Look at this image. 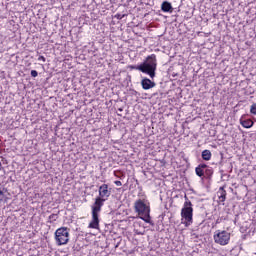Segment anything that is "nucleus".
Instances as JSON below:
<instances>
[{
  "mask_svg": "<svg viewBox=\"0 0 256 256\" xmlns=\"http://www.w3.org/2000/svg\"><path fill=\"white\" fill-rule=\"evenodd\" d=\"M131 70H139L142 73L149 75L152 79L156 76V68H157V61L156 56L151 55L146 58V60L138 65V66H130Z\"/></svg>",
  "mask_w": 256,
  "mask_h": 256,
  "instance_id": "nucleus-1",
  "label": "nucleus"
},
{
  "mask_svg": "<svg viewBox=\"0 0 256 256\" xmlns=\"http://www.w3.org/2000/svg\"><path fill=\"white\" fill-rule=\"evenodd\" d=\"M135 211L139 214L140 218L144 220L146 223L152 224L154 226V223L151 222L150 217V207L146 204L144 200H137L134 205Z\"/></svg>",
  "mask_w": 256,
  "mask_h": 256,
  "instance_id": "nucleus-2",
  "label": "nucleus"
},
{
  "mask_svg": "<svg viewBox=\"0 0 256 256\" xmlns=\"http://www.w3.org/2000/svg\"><path fill=\"white\" fill-rule=\"evenodd\" d=\"M186 202L184 203V207L181 211V216L183 219H185V226L188 227L193 222V208L192 203L189 201L188 197L185 195Z\"/></svg>",
  "mask_w": 256,
  "mask_h": 256,
  "instance_id": "nucleus-3",
  "label": "nucleus"
},
{
  "mask_svg": "<svg viewBox=\"0 0 256 256\" xmlns=\"http://www.w3.org/2000/svg\"><path fill=\"white\" fill-rule=\"evenodd\" d=\"M101 200H97L92 206V221L89 224V228L98 229L99 228V212L101 211L102 207Z\"/></svg>",
  "mask_w": 256,
  "mask_h": 256,
  "instance_id": "nucleus-4",
  "label": "nucleus"
},
{
  "mask_svg": "<svg viewBox=\"0 0 256 256\" xmlns=\"http://www.w3.org/2000/svg\"><path fill=\"white\" fill-rule=\"evenodd\" d=\"M55 239L59 246L67 244L69 241L68 229L66 227L57 229L55 232Z\"/></svg>",
  "mask_w": 256,
  "mask_h": 256,
  "instance_id": "nucleus-5",
  "label": "nucleus"
},
{
  "mask_svg": "<svg viewBox=\"0 0 256 256\" xmlns=\"http://www.w3.org/2000/svg\"><path fill=\"white\" fill-rule=\"evenodd\" d=\"M111 195V191L108 189L107 184H103L99 187V197L95 199V202L98 200L101 201L102 206L104 205V202L108 199V197Z\"/></svg>",
  "mask_w": 256,
  "mask_h": 256,
  "instance_id": "nucleus-6",
  "label": "nucleus"
},
{
  "mask_svg": "<svg viewBox=\"0 0 256 256\" xmlns=\"http://www.w3.org/2000/svg\"><path fill=\"white\" fill-rule=\"evenodd\" d=\"M214 240L216 243L220 245H226L229 243L230 240V233L227 231H222L214 235Z\"/></svg>",
  "mask_w": 256,
  "mask_h": 256,
  "instance_id": "nucleus-7",
  "label": "nucleus"
},
{
  "mask_svg": "<svg viewBox=\"0 0 256 256\" xmlns=\"http://www.w3.org/2000/svg\"><path fill=\"white\" fill-rule=\"evenodd\" d=\"M141 85H142V88L144 90H149V89H152L156 86V83L151 81L150 79L148 78H144L142 81H141Z\"/></svg>",
  "mask_w": 256,
  "mask_h": 256,
  "instance_id": "nucleus-8",
  "label": "nucleus"
},
{
  "mask_svg": "<svg viewBox=\"0 0 256 256\" xmlns=\"http://www.w3.org/2000/svg\"><path fill=\"white\" fill-rule=\"evenodd\" d=\"M217 196L219 198L220 203H224L226 200L227 192L225 191L224 187H221L217 192Z\"/></svg>",
  "mask_w": 256,
  "mask_h": 256,
  "instance_id": "nucleus-9",
  "label": "nucleus"
},
{
  "mask_svg": "<svg viewBox=\"0 0 256 256\" xmlns=\"http://www.w3.org/2000/svg\"><path fill=\"white\" fill-rule=\"evenodd\" d=\"M207 167L206 164H200L196 169V174L199 176V177H205V168Z\"/></svg>",
  "mask_w": 256,
  "mask_h": 256,
  "instance_id": "nucleus-10",
  "label": "nucleus"
},
{
  "mask_svg": "<svg viewBox=\"0 0 256 256\" xmlns=\"http://www.w3.org/2000/svg\"><path fill=\"white\" fill-rule=\"evenodd\" d=\"M161 9L163 12H166V13H172L173 11L171 3L167 1L163 2Z\"/></svg>",
  "mask_w": 256,
  "mask_h": 256,
  "instance_id": "nucleus-11",
  "label": "nucleus"
},
{
  "mask_svg": "<svg viewBox=\"0 0 256 256\" xmlns=\"http://www.w3.org/2000/svg\"><path fill=\"white\" fill-rule=\"evenodd\" d=\"M240 123H241V125L244 127V128H247V129H249V128H251L253 125H254V122L252 121V120H240Z\"/></svg>",
  "mask_w": 256,
  "mask_h": 256,
  "instance_id": "nucleus-12",
  "label": "nucleus"
},
{
  "mask_svg": "<svg viewBox=\"0 0 256 256\" xmlns=\"http://www.w3.org/2000/svg\"><path fill=\"white\" fill-rule=\"evenodd\" d=\"M213 173H214V170L211 167L206 165V168L204 171V177H206L207 179H211Z\"/></svg>",
  "mask_w": 256,
  "mask_h": 256,
  "instance_id": "nucleus-13",
  "label": "nucleus"
},
{
  "mask_svg": "<svg viewBox=\"0 0 256 256\" xmlns=\"http://www.w3.org/2000/svg\"><path fill=\"white\" fill-rule=\"evenodd\" d=\"M211 157H212V153H211L210 150H204V151L202 152V158H203V160L209 161V160L211 159Z\"/></svg>",
  "mask_w": 256,
  "mask_h": 256,
  "instance_id": "nucleus-14",
  "label": "nucleus"
},
{
  "mask_svg": "<svg viewBox=\"0 0 256 256\" xmlns=\"http://www.w3.org/2000/svg\"><path fill=\"white\" fill-rule=\"evenodd\" d=\"M250 112H251L253 115H256V103L251 106Z\"/></svg>",
  "mask_w": 256,
  "mask_h": 256,
  "instance_id": "nucleus-15",
  "label": "nucleus"
},
{
  "mask_svg": "<svg viewBox=\"0 0 256 256\" xmlns=\"http://www.w3.org/2000/svg\"><path fill=\"white\" fill-rule=\"evenodd\" d=\"M57 219V214H52L49 216L50 222L55 221Z\"/></svg>",
  "mask_w": 256,
  "mask_h": 256,
  "instance_id": "nucleus-16",
  "label": "nucleus"
},
{
  "mask_svg": "<svg viewBox=\"0 0 256 256\" xmlns=\"http://www.w3.org/2000/svg\"><path fill=\"white\" fill-rule=\"evenodd\" d=\"M125 16H127V15H126V14H124V15L117 14L115 17H116L118 20H122Z\"/></svg>",
  "mask_w": 256,
  "mask_h": 256,
  "instance_id": "nucleus-17",
  "label": "nucleus"
},
{
  "mask_svg": "<svg viewBox=\"0 0 256 256\" xmlns=\"http://www.w3.org/2000/svg\"><path fill=\"white\" fill-rule=\"evenodd\" d=\"M31 76H32L33 78L37 77V76H38V72L35 71V70H32V71H31Z\"/></svg>",
  "mask_w": 256,
  "mask_h": 256,
  "instance_id": "nucleus-18",
  "label": "nucleus"
},
{
  "mask_svg": "<svg viewBox=\"0 0 256 256\" xmlns=\"http://www.w3.org/2000/svg\"><path fill=\"white\" fill-rule=\"evenodd\" d=\"M3 196H4V193H3V191L0 189V202L3 200Z\"/></svg>",
  "mask_w": 256,
  "mask_h": 256,
  "instance_id": "nucleus-19",
  "label": "nucleus"
},
{
  "mask_svg": "<svg viewBox=\"0 0 256 256\" xmlns=\"http://www.w3.org/2000/svg\"><path fill=\"white\" fill-rule=\"evenodd\" d=\"M38 60H39V61H43V62L46 61V59H45L43 56H40V57L38 58Z\"/></svg>",
  "mask_w": 256,
  "mask_h": 256,
  "instance_id": "nucleus-20",
  "label": "nucleus"
},
{
  "mask_svg": "<svg viewBox=\"0 0 256 256\" xmlns=\"http://www.w3.org/2000/svg\"><path fill=\"white\" fill-rule=\"evenodd\" d=\"M115 184H116L117 186H121V185H122V183H121L120 181H115Z\"/></svg>",
  "mask_w": 256,
  "mask_h": 256,
  "instance_id": "nucleus-21",
  "label": "nucleus"
},
{
  "mask_svg": "<svg viewBox=\"0 0 256 256\" xmlns=\"http://www.w3.org/2000/svg\"><path fill=\"white\" fill-rule=\"evenodd\" d=\"M3 169V167H2V164H1V162H0V170H2Z\"/></svg>",
  "mask_w": 256,
  "mask_h": 256,
  "instance_id": "nucleus-22",
  "label": "nucleus"
},
{
  "mask_svg": "<svg viewBox=\"0 0 256 256\" xmlns=\"http://www.w3.org/2000/svg\"><path fill=\"white\" fill-rule=\"evenodd\" d=\"M255 254H256V252H255Z\"/></svg>",
  "mask_w": 256,
  "mask_h": 256,
  "instance_id": "nucleus-23",
  "label": "nucleus"
}]
</instances>
